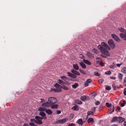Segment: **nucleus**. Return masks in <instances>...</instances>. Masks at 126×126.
Here are the masks:
<instances>
[{
	"instance_id": "nucleus-1",
	"label": "nucleus",
	"mask_w": 126,
	"mask_h": 126,
	"mask_svg": "<svg viewBox=\"0 0 126 126\" xmlns=\"http://www.w3.org/2000/svg\"><path fill=\"white\" fill-rule=\"evenodd\" d=\"M101 44V45H99L97 47L98 49H99L100 52L107 56H110V54L107 49L110 50L111 48L107 44L104 42H102Z\"/></svg>"
},
{
	"instance_id": "nucleus-2",
	"label": "nucleus",
	"mask_w": 126,
	"mask_h": 126,
	"mask_svg": "<svg viewBox=\"0 0 126 126\" xmlns=\"http://www.w3.org/2000/svg\"><path fill=\"white\" fill-rule=\"evenodd\" d=\"M54 86L56 88V89H52L51 90V91H54L55 92H61L62 91V88L66 90H68V89L67 87L64 86H61L58 83H56L54 85Z\"/></svg>"
},
{
	"instance_id": "nucleus-3",
	"label": "nucleus",
	"mask_w": 126,
	"mask_h": 126,
	"mask_svg": "<svg viewBox=\"0 0 126 126\" xmlns=\"http://www.w3.org/2000/svg\"><path fill=\"white\" fill-rule=\"evenodd\" d=\"M48 101L51 106L55 104L57 101V99L54 97H50L48 99Z\"/></svg>"
},
{
	"instance_id": "nucleus-4",
	"label": "nucleus",
	"mask_w": 126,
	"mask_h": 126,
	"mask_svg": "<svg viewBox=\"0 0 126 126\" xmlns=\"http://www.w3.org/2000/svg\"><path fill=\"white\" fill-rule=\"evenodd\" d=\"M108 42L109 45L111 49H113L115 48V45L112 40H108Z\"/></svg>"
},
{
	"instance_id": "nucleus-5",
	"label": "nucleus",
	"mask_w": 126,
	"mask_h": 126,
	"mask_svg": "<svg viewBox=\"0 0 126 126\" xmlns=\"http://www.w3.org/2000/svg\"><path fill=\"white\" fill-rule=\"evenodd\" d=\"M36 119L35 123L38 124H42V122L41 121L42 119H43L41 118L38 116H36L35 117Z\"/></svg>"
},
{
	"instance_id": "nucleus-6",
	"label": "nucleus",
	"mask_w": 126,
	"mask_h": 126,
	"mask_svg": "<svg viewBox=\"0 0 126 126\" xmlns=\"http://www.w3.org/2000/svg\"><path fill=\"white\" fill-rule=\"evenodd\" d=\"M68 119L66 118H63L62 119H60L57 120L56 123L58 124H63L66 122L67 120Z\"/></svg>"
},
{
	"instance_id": "nucleus-7",
	"label": "nucleus",
	"mask_w": 126,
	"mask_h": 126,
	"mask_svg": "<svg viewBox=\"0 0 126 126\" xmlns=\"http://www.w3.org/2000/svg\"><path fill=\"white\" fill-rule=\"evenodd\" d=\"M112 38L117 41L119 42L121 41L120 40L119 38L116 35L114 34H112L111 35Z\"/></svg>"
},
{
	"instance_id": "nucleus-8",
	"label": "nucleus",
	"mask_w": 126,
	"mask_h": 126,
	"mask_svg": "<svg viewBox=\"0 0 126 126\" xmlns=\"http://www.w3.org/2000/svg\"><path fill=\"white\" fill-rule=\"evenodd\" d=\"M39 114L42 116L41 118L45 120L47 119V117L46 116V114L45 113L43 112H40Z\"/></svg>"
},
{
	"instance_id": "nucleus-9",
	"label": "nucleus",
	"mask_w": 126,
	"mask_h": 126,
	"mask_svg": "<svg viewBox=\"0 0 126 126\" xmlns=\"http://www.w3.org/2000/svg\"><path fill=\"white\" fill-rule=\"evenodd\" d=\"M125 120V119L122 118V117H118V121L119 123L123 122Z\"/></svg>"
},
{
	"instance_id": "nucleus-10",
	"label": "nucleus",
	"mask_w": 126,
	"mask_h": 126,
	"mask_svg": "<svg viewBox=\"0 0 126 126\" xmlns=\"http://www.w3.org/2000/svg\"><path fill=\"white\" fill-rule=\"evenodd\" d=\"M71 72L74 74L77 75L79 76L80 75V74L78 72L73 69L71 70Z\"/></svg>"
},
{
	"instance_id": "nucleus-11",
	"label": "nucleus",
	"mask_w": 126,
	"mask_h": 126,
	"mask_svg": "<svg viewBox=\"0 0 126 126\" xmlns=\"http://www.w3.org/2000/svg\"><path fill=\"white\" fill-rule=\"evenodd\" d=\"M42 105V106L45 107H47L51 106L48 101V102L43 103Z\"/></svg>"
},
{
	"instance_id": "nucleus-12",
	"label": "nucleus",
	"mask_w": 126,
	"mask_h": 126,
	"mask_svg": "<svg viewBox=\"0 0 126 126\" xmlns=\"http://www.w3.org/2000/svg\"><path fill=\"white\" fill-rule=\"evenodd\" d=\"M114 110V106L113 105L110 107V109L109 111V112L110 113H111L112 112H113Z\"/></svg>"
},
{
	"instance_id": "nucleus-13",
	"label": "nucleus",
	"mask_w": 126,
	"mask_h": 126,
	"mask_svg": "<svg viewBox=\"0 0 126 126\" xmlns=\"http://www.w3.org/2000/svg\"><path fill=\"white\" fill-rule=\"evenodd\" d=\"M79 64L81 67L84 69H85L86 68V66L85 64L82 62L79 63Z\"/></svg>"
},
{
	"instance_id": "nucleus-14",
	"label": "nucleus",
	"mask_w": 126,
	"mask_h": 126,
	"mask_svg": "<svg viewBox=\"0 0 126 126\" xmlns=\"http://www.w3.org/2000/svg\"><path fill=\"white\" fill-rule=\"evenodd\" d=\"M120 36L124 40H126V35L123 33L120 34Z\"/></svg>"
},
{
	"instance_id": "nucleus-15",
	"label": "nucleus",
	"mask_w": 126,
	"mask_h": 126,
	"mask_svg": "<svg viewBox=\"0 0 126 126\" xmlns=\"http://www.w3.org/2000/svg\"><path fill=\"white\" fill-rule=\"evenodd\" d=\"M46 112L48 115H50L52 114V111L50 109L47 110H46Z\"/></svg>"
},
{
	"instance_id": "nucleus-16",
	"label": "nucleus",
	"mask_w": 126,
	"mask_h": 126,
	"mask_svg": "<svg viewBox=\"0 0 126 126\" xmlns=\"http://www.w3.org/2000/svg\"><path fill=\"white\" fill-rule=\"evenodd\" d=\"M73 67L74 69L76 70L79 69V67L77 64H73Z\"/></svg>"
},
{
	"instance_id": "nucleus-17",
	"label": "nucleus",
	"mask_w": 126,
	"mask_h": 126,
	"mask_svg": "<svg viewBox=\"0 0 126 126\" xmlns=\"http://www.w3.org/2000/svg\"><path fill=\"white\" fill-rule=\"evenodd\" d=\"M87 55L89 57L92 58L93 57V55L91 53L89 52H87Z\"/></svg>"
},
{
	"instance_id": "nucleus-18",
	"label": "nucleus",
	"mask_w": 126,
	"mask_h": 126,
	"mask_svg": "<svg viewBox=\"0 0 126 126\" xmlns=\"http://www.w3.org/2000/svg\"><path fill=\"white\" fill-rule=\"evenodd\" d=\"M58 105L57 104H53L51 106V108L52 109H56L57 108Z\"/></svg>"
},
{
	"instance_id": "nucleus-19",
	"label": "nucleus",
	"mask_w": 126,
	"mask_h": 126,
	"mask_svg": "<svg viewBox=\"0 0 126 126\" xmlns=\"http://www.w3.org/2000/svg\"><path fill=\"white\" fill-rule=\"evenodd\" d=\"M118 29L119 31L121 32H123L124 33H126V31L123 28L121 27H119Z\"/></svg>"
},
{
	"instance_id": "nucleus-20",
	"label": "nucleus",
	"mask_w": 126,
	"mask_h": 126,
	"mask_svg": "<svg viewBox=\"0 0 126 126\" xmlns=\"http://www.w3.org/2000/svg\"><path fill=\"white\" fill-rule=\"evenodd\" d=\"M83 61L86 64L89 65H90L91 64V63L90 62L87 60H85V59H84Z\"/></svg>"
},
{
	"instance_id": "nucleus-21",
	"label": "nucleus",
	"mask_w": 126,
	"mask_h": 126,
	"mask_svg": "<svg viewBox=\"0 0 126 126\" xmlns=\"http://www.w3.org/2000/svg\"><path fill=\"white\" fill-rule=\"evenodd\" d=\"M74 101L76 103L79 105L81 104L82 103V102L79 100H75Z\"/></svg>"
},
{
	"instance_id": "nucleus-22",
	"label": "nucleus",
	"mask_w": 126,
	"mask_h": 126,
	"mask_svg": "<svg viewBox=\"0 0 126 126\" xmlns=\"http://www.w3.org/2000/svg\"><path fill=\"white\" fill-rule=\"evenodd\" d=\"M87 121L88 123H93L94 121L93 119L92 118H90L88 119Z\"/></svg>"
},
{
	"instance_id": "nucleus-23",
	"label": "nucleus",
	"mask_w": 126,
	"mask_h": 126,
	"mask_svg": "<svg viewBox=\"0 0 126 126\" xmlns=\"http://www.w3.org/2000/svg\"><path fill=\"white\" fill-rule=\"evenodd\" d=\"M118 117H117L116 116L113 117L112 119L111 120L112 122H116V121H118Z\"/></svg>"
},
{
	"instance_id": "nucleus-24",
	"label": "nucleus",
	"mask_w": 126,
	"mask_h": 126,
	"mask_svg": "<svg viewBox=\"0 0 126 126\" xmlns=\"http://www.w3.org/2000/svg\"><path fill=\"white\" fill-rule=\"evenodd\" d=\"M78 123L80 125H82L83 124L82 120L81 119H80L78 120L77 121Z\"/></svg>"
},
{
	"instance_id": "nucleus-25",
	"label": "nucleus",
	"mask_w": 126,
	"mask_h": 126,
	"mask_svg": "<svg viewBox=\"0 0 126 126\" xmlns=\"http://www.w3.org/2000/svg\"><path fill=\"white\" fill-rule=\"evenodd\" d=\"M46 110H47L46 108L43 107H40L38 109V110L40 111H45Z\"/></svg>"
},
{
	"instance_id": "nucleus-26",
	"label": "nucleus",
	"mask_w": 126,
	"mask_h": 126,
	"mask_svg": "<svg viewBox=\"0 0 126 126\" xmlns=\"http://www.w3.org/2000/svg\"><path fill=\"white\" fill-rule=\"evenodd\" d=\"M112 86L114 90H116L118 89V87L116 86L115 84H113Z\"/></svg>"
},
{
	"instance_id": "nucleus-27",
	"label": "nucleus",
	"mask_w": 126,
	"mask_h": 126,
	"mask_svg": "<svg viewBox=\"0 0 126 126\" xmlns=\"http://www.w3.org/2000/svg\"><path fill=\"white\" fill-rule=\"evenodd\" d=\"M86 96H82L81 97L80 99L82 101H84L86 99Z\"/></svg>"
},
{
	"instance_id": "nucleus-28",
	"label": "nucleus",
	"mask_w": 126,
	"mask_h": 126,
	"mask_svg": "<svg viewBox=\"0 0 126 126\" xmlns=\"http://www.w3.org/2000/svg\"><path fill=\"white\" fill-rule=\"evenodd\" d=\"M92 51L93 52L96 54H97L98 53V51L95 48H93L92 49Z\"/></svg>"
},
{
	"instance_id": "nucleus-29",
	"label": "nucleus",
	"mask_w": 126,
	"mask_h": 126,
	"mask_svg": "<svg viewBox=\"0 0 126 126\" xmlns=\"http://www.w3.org/2000/svg\"><path fill=\"white\" fill-rule=\"evenodd\" d=\"M78 85L77 83H75L72 85V86L73 88H76L78 86Z\"/></svg>"
},
{
	"instance_id": "nucleus-30",
	"label": "nucleus",
	"mask_w": 126,
	"mask_h": 126,
	"mask_svg": "<svg viewBox=\"0 0 126 126\" xmlns=\"http://www.w3.org/2000/svg\"><path fill=\"white\" fill-rule=\"evenodd\" d=\"M118 78L122 80L123 76V75L121 73H120L118 74Z\"/></svg>"
},
{
	"instance_id": "nucleus-31",
	"label": "nucleus",
	"mask_w": 126,
	"mask_h": 126,
	"mask_svg": "<svg viewBox=\"0 0 126 126\" xmlns=\"http://www.w3.org/2000/svg\"><path fill=\"white\" fill-rule=\"evenodd\" d=\"M94 114V112L93 111H88L87 112V115L89 116L91 115H93Z\"/></svg>"
},
{
	"instance_id": "nucleus-32",
	"label": "nucleus",
	"mask_w": 126,
	"mask_h": 126,
	"mask_svg": "<svg viewBox=\"0 0 126 126\" xmlns=\"http://www.w3.org/2000/svg\"><path fill=\"white\" fill-rule=\"evenodd\" d=\"M72 109L73 110H79V108L76 106H75L72 108Z\"/></svg>"
},
{
	"instance_id": "nucleus-33",
	"label": "nucleus",
	"mask_w": 126,
	"mask_h": 126,
	"mask_svg": "<svg viewBox=\"0 0 126 126\" xmlns=\"http://www.w3.org/2000/svg\"><path fill=\"white\" fill-rule=\"evenodd\" d=\"M106 106L107 107L109 108H110L112 106L111 104H110L108 102H107L106 103Z\"/></svg>"
},
{
	"instance_id": "nucleus-34",
	"label": "nucleus",
	"mask_w": 126,
	"mask_h": 126,
	"mask_svg": "<svg viewBox=\"0 0 126 126\" xmlns=\"http://www.w3.org/2000/svg\"><path fill=\"white\" fill-rule=\"evenodd\" d=\"M61 79L64 81L66 80L67 79V77L64 76H61Z\"/></svg>"
},
{
	"instance_id": "nucleus-35",
	"label": "nucleus",
	"mask_w": 126,
	"mask_h": 126,
	"mask_svg": "<svg viewBox=\"0 0 126 126\" xmlns=\"http://www.w3.org/2000/svg\"><path fill=\"white\" fill-rule=\"evenodd\" d=\"M94 75L95 76L100 77V74L98 73L97 72H95L94 73Z\"/></svg>"
},
{
	"instance_id": "nucleus-36",
	"label": "nucleus",
	"mask_w": 126,
	"mask_h": 126,
	"mask_svg": "<svg viewBox=\"0 0 126 126\" xmlns=\"http://www.w3.org/2000/svg\"><path fill=\"white\" fill-rule=\"evenodd\" d=\"M57 82L62 85L64 84V82L63 81L60 79H59L58 81Z\"/></svg>"
},
{
	"instance_id": "nucleus-37",
	"label": "nucleus",
	"mask_w": 126,
	"mask_h": 126,
	"mask_svg": "<svg viewBox=\"0 0 126 126\" xmlns=\"http://www.w3.org/2000/svg\"><path fill=\"white\" fill-rule=\"evenodd\" d=\"M122 71L125 73L126 74V67H124L122 69Z\"/></svg>"
},
{
	"instance_id": "nucleus-38",
	"label": "nucleus",
	"mask_w": 126,
	"mask_h": 126,
	"mask_svg": "<svg viewBox=\"0 0 126 126\" xmlns=\"http://www.w3.org/2000/svg\"><path fill=\"white\" fill-rule=\"evenodd\" d=\"M110 66L111 68H114L115 67V65L114 63H113L112 64L110 65Z\"/></svg>"
},
{
	"instance_id": "nucleus-39",
	"label": "nucleus",
	"mask_w": 126,
	"mask_h": 126,
	"mask_svg": "<svg viewBox=\"0 0 126 126\" xmlns=\"http://www.w3.org/2000/svg\"><path fill=\"white\" fill-rule=\"evenodd\" d=\"M86 81V82H87L88 83H91L92 82V80L91 79H87Z\"/></svg>"
},
{
	"instance_id": "nucleus-40",
	"label": "nucleus",
	"mask_w": 126,
	"mask_h": 126,
	"mask_svg": "<svg viewBox=\"0 0 126 126\" xmlns=\"http://www.w3.org/2000/svg\"><path fill=\"white\" fill-rule=\"evenodd\" d=\"M67 74H68V76L71 77L73 74L72 73L69 72H67Z\"/></svg>"
},
{
	"instance_id": "nucleus-41",
	"label": "nucleus",
	"mask_w": 126,
	"mask_h": 126,
	"mask_svg": "<svg viewBox=\"0 0 126 126\" xmlns=\"http://www.w3.org/2000/svg\"><path fill=\"white\" fill-rule=\"evenodd\" d=\"M111 73V72L110 71H109L106 72L105 74L106 75H110Z\"/></svg>"
},
{
	"instance_id": "nucleus-42",
	"label": "nucleus",
	"mask_w": 126,
	"mask_h": 126,
	"mask_svg": "<svg viewBox=\"0 0 126 126\" xmlns=\"http://www.w3.org/2000/svg\"><path fill=\"white\" fill-rule=\"evenodd\" d=\"M79 70L80 71V72L82 74L84 75H85L86 74V73L83 70H81L80 69H79Z\"/></svg>"
},
{
	"instance_id": "nucleus-43",
	"label": "nucleus",
	"mask_w": 126,
	"mask_h": 126,
	"mask_svg": "<svg viewBox=\"0 0 126 126\" xmlns=\"http://www.w3.org/2000/svg\"><path fill=\"white\" fill-rule=\"evenodd\" d=\"M95 103L96 105L97 106L99 104L100 102L98 101H97L95 102Z\"/></svg>"
},
{
	"instance_id": "nucleus-44",
	"label": "nucleus",
	"mask_w": 126,
	"mask_h": 126,
	"mask_svg": "<svg viewBox=\"0 0 126 126\" xmlns=\"http://www.w3.org/2000/svg\"><path fill=\"white\" fill-rule=\"evenodd\" d=\"M104 81V80L103 79H100L99 80V83H102Z\"/></svg>"
},
{
	"instance_id": "nucleus-45",
	"label": "nucleus",
	"mask_w": 126,
	"mask_h": 126,
	"mask_svg": "<svg viewBox=\"0 0 126 126\" xmlns=\"http://www.w3.org/2000/svg\"><path fill=\"white\" fill-rule=\"evenodd\" d=\"M106 89L107 90H110L111 89V88L110 86H107L106 87Z\"/></svg>"
},
{
	"instance_id": "nucleus-46",
	"label": "nucleus",
	"mask_w": 126,
	"mask_h": 126,
	"mask_svg": "<svg viewBox=\"0 0 126 126\" xmlns=\"http://www.w3.org/2000/svg\"><path fill=\"white\" fill-rule=\"evenodd\" d=\"M88 84V83L87 82H86V81L85 82V83H84V86L85 87H87V86H88V85H89Z\"/></svg>"
},
{
	"instance_id": "nucleus-47",
	"label": "nucleus",
	"mask_w": 126,
	"mask_h": 126,
	"mask_svg": "<svg viewBox=\"0 0 126 126\" xmlns=\"http://www.w3.org/2000/svg\"><path fill=\"white\" fill-rule=\"evenodd\" d=\"M110 79H111L115 80L116 79V77H114L110 76Z\"/></svg>"
},
{
	"instance_id": "nucleus-48",
	"label": "nucleus",
	"mask_w": 126,
	"mask_h": 126,
	"mask_svg": "<svg viewBox=\"0 0 126 126\" xmlns=\"http://www.w3.org/2000/svg\"><path fill=\"white\" fill-rule=\"evenodd\" d=\"M99 63H100V64L102 66L104 64V63H102L101 62V61H99Z\"/></svg>"
},
{
	"instance_id": "nucleus-49",
	"label": "nucleus",
	"mask_w": 126,
	"mask_h": 126,
	"mask_svg": "<svg viewBox=\"0 0 126 126\" xmlns=\"http://www.w3.org/2000/svg\"><path fill=\"white\" fill-rule=\"evenodd\" d=\"M124 95H126V88H125L124 90Z\"/></svg>"
},
{
	"instance_id": "nucleus-50",
	"label": "nucleus",
	"mask_w": 126,
	"mask_h": 126,
	"mask_svg": "<svg viewBox=\"0 0 126 126\" xmlns=\"http://www.w3.org/2000/svg\"><path fill=\"white\" fill-rule=\"evenodd\" d=\"M29 124L31 126H34L35 125L34 124L32 123H30Z\"/></svg>"
},
{
	"instance_id": "nucleus-51",
	"label": "nucleus",
	"mask_w": 126,
	"mask_h": 126,
	"mask_svg": "<svg viewBox=\"0 0 126 126\" xmlns=\"http://www.w3.org/2000/svg\"><path fill=\"white\" fill-rule=\"evenodd\" d=\"M92 111H95L96 110V107H94L93 108H92Z\"/></svg>"
},
{
	"instance_id": "nucleus-52",
	"label": "nucleus",
	"mask_w": 126,
	"mask_h": 126,
	"mask_svg": "<svg viewBox=\"0 0 126 126\" xmlns=\"http://www.w3.org/2000/svg\"><path fill=\"white\" fill-rule=\"evenodd\" d=\"M30 121L31 122H34L35 123L36 120L34 119H31Z\"/></svg>"
},
{
	"instance_id": "nucleus-53",
	"label": "nucleus",
	"mask_w": 126,
	"mask_h": 126,
	"mask_svg": "<svg viewBox=\"0 0 126 126\" xmlns=\"http://www.w3.org/2000/svg\"><path fill=\"white\" fill-rule=\"evenodd\" d=\"M77 76L74 75L73 74L72 77H71L72 78H75L77 77Z\"/></svg>"
},
{
	"instance_id": "nucleus-54",
	"label": "nucleus",
	"mask_w": 126,
	"mask_h": 126,
	"mask_svg": "<svg viewBox=\"0 0 126 126\" xmlns=\"http://www.w3.org/2000/svg\"><path fill=\"white\" fill-rule=\"evenodd\" d=\"M84 56L82 54H80L79 55V57L81 58H83Z\"/></svg>"
},
{
	"instance_id": "nucleus-55",
	"label": "nucleus",
	"mask_w": 126,
	"mask_h": 126,
	"mask_svg": "<svg viewBox=\"0 0 126 126\" xmlns=\"http://www.w3.org/2000/svg\"><path fill=\"white\" fill-rule=\"evenodd\" d=\"M41 103H42L43 102H44L45 101L44 99L42 98H41Z\"/></svg>"
},
{
	"instance_id": "nucleus-56",
	"label": "nucleus",
	"mask_w": 126,
	"mask_h": 126,
	"mask_svg": "<svg viewBox=\"0 0 126 126\" xmlns=\"http://www.w3.org/2000/svg\"><path fill=\"white\" fill-rule=\"evenodd\" d=\"M61 113V111H60L57 110V113L58 114H59Z\"/></svg>"
},
{
	"instance_id": "nucleus-57",
	"label": "nucleus",
	"mask_w": 126,
	"mask_h": 126,
	"mask_svg": "<svg viewBox=\"0 0 126 126\" xmlns=\"http://www.w3.org/2000/svg\"><path fill=\"white\" fill-rule=\"evenodd\" d=\"M74 124H69L68 126H74Z\"/></svg>"
},
{
	"instance_id": "nucleus-58",
	"label": "nucleus",
	"mask_w": 126,
	"mask_h": 126,
	"mask_svg": "<svg viewBox=\"0 0 126 126\" xmlns=\"http://www.w3.org/2000/svg\"><path fill=\"white\" fill-rule=\"evenodd\" d=\"M117 109L118 110H120L121 109L120 108L119 106L117 107Z\"/></svg>"
},
{
	"instance_id": "nucleus-59",
	"label": "nucleus",
	"mask_w": 126,
	"mask_h": 126,
	"mask_svg": "<svg viewBox=\"0 0 126 126\" xmlns=\"http://www.w3.org/2000/svg\"><path fill=\"white\" fill-rule=\"evenodd\" d=\"M120 105H121V106L122 107H124L125 106V104H123V103H121V104Z\"/></svg>"
},
{
	"instance_id": "nucleus-60",
	"label": "nucleus",
	"mask_w": 126,
	"mask_h": 126,
	"mask_svg": "<svg viewBox=\"0 0 126 126\" xmlns=\"http://www.w3.org/2000/svg\"><path fill=\"white\" fill-rule=\"evenodd\" d=\"M121 64H117L116 65L117 66H118L119 67H120L121 65Z\"/></svg>"
},
{
	"instance_id": "nucleus-61",
	"label": "nucleus",
	"mask_w": 126,
	"mask_h": 126,
	"mask_svg": "<svg viewBox=\"0 0 126 126\" xmlns=\"http://www.w3.org/2000/svg\"><path fill=\"white\" fill-rule=\"evenodd\" d=\"M123 103L124 104H125L126 103V102L125 100H124L123 101Z\"/></svg>"
},
{
	"instance_id": "nucleus-62",
	"label": "nucleus",
	"mask_w": 126,
	"mask_h": 126,
	"mask_svg": "<svg viewBox=\"0 0 126 126\" xmlns=\"http://www.w3.org/2000/svg\"><path fill=\"white\" fill-rule=\"evenodd\" d=\"M124 124L125 126H126V122L125 121L124 123Z\"/></svg>"
},
{
	"instance_id": "nucleus-63",
	"label": "nucleus",
	"mask_w": 126,
	"mask_h": 126,
	"mask_svg": "<svg viewBox=\"0 0 126 126\" xmlns=\"http://www.w3.org/2000/svg\"><path fill=\"white\" fill-rule=\"evenodd\" d=\"M23 126H28V125L26 124H23Z\"/></svg>"
},
{
	"instance_id": "nucleus-64",
	"label": "nucleus",
	"mask_w": 126,
	"mask_h": 126,
	"mask_svg": "<svg viewBox=\"0 0 126 126\" xmlns=\"http://www.w3.org/2000/svg\"><path fill=\"white\" fill-rule=\"evenodd\" d=\"M124 80V82H126V77L125 78Z\"/></svg>"
}]
</instances>
